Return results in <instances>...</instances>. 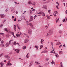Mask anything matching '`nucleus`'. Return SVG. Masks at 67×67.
Here are the masks:
<instances>
[{"instance_id":"30","label":"nucleus","mask_w":67,"mask_h":67,"mask_svg":"<svg viewBox=\"0 0 67 67\" xmlns=\"http://www.w3.org/2000/svg\"><path fill=\"white\" fill-rule=\"evenodd\" d=\"M28 54H29V53H28L27 54V55H26V57L27 58H29V55H28Z\"/></svg>"},{"instance_id":"39","label":"nucleus","mask_w":67,"mask_h":67,"mask_svg":"<svg viewBox=\"0 0 67 67\" xmlns=\"http://www.w3.org/2000/svg\"><path fill=\"white\" fill-rule=\"evenodd\" d=\"M54 50H53L52 51H51L50 53H53V52H54Z\"/></svg>"},{"instance_id":"24","label":"nucleus","mask_w":67,"mask_h":67,"mask_svg":"<svg viewBox=\"0 0 67 67\" xmlns=\"http://www.w3.org/2000/svg\"><path fill=\"white\" fill-rule=\"evenodd\" d=\"M54 12L55 14H57L58 13V12L57 11H54Z\"/></svg>"},{"instance_id":"15","label":"nucleus","mask_w":67,"mask_h":67,"mask_svg":"<svg viewBox=\"0 0 67 67\" xmlns=\"http://www.w3.org/2000/svg\"><path fill=\"white\" fill-rule=\"evenodd\" d=\"M6 46V47H8L9 46V43H7L5 44Z\"/></svg>"},{"instance_id":"40","label":"nucleus","mask_w":67,"mask_h":67,"mask_svg":"<svg viewBox=\"0 0 67 67\" xmlns=\"http://www.w3.org/2000/svg\"><path fill=\"white\" fill-rule=\"evenodd\" d=\"M53 42H51V45L52 46H53Z\"/></svg>"},{"instance_id":"32","label":"nucleus","mask_w":67,"mask_h":67,"mask_svg":"<svg viewBox=\"0 0 67 67\" xmlns=\"http://www.w3.org/2000/svg\"><path fill=\"white\" fill-rule=\"evenodd\" d=\"M59 33L60 34H62V31L60 30L59 31Z\"/></svg>"},{"instance_id":"64","label":"nucleus","mask_w":67,"mask_h":67,"mask_svg":"<svg viewBox=\"0 0 67 67\" xmlns=\"http://www.w3.org/2000/svg\"><path fill=\"white\" fill-rule=\"evenodd\" d=\"M65 19H66V20L67 21V18H66V17H65Z\"/></svg>"},{"instance_id":"51","label":"nucleus","mask_w":67,"mask_h":67,"mask_svg":"<svg viewBox=\"0 0 67 67\" xmlns=\"http://www.w3.org/2000/svg\"><path fill=\"white\" fill-rule=\"evenodd\" d=\"M65 14H67V10H66L65 11Z\"/></svg>"},{"instance_id":"45","label":"nucleus","mask_w":67,"mask_h":67,"mask_svg":"<svg viewBox=\"0 0 67 67\" xmlns=\"http://www.w3.org/2000/svg\"><path fill=\"white\" fill-rule=\"evenodd\" d=\"M56 3H58V5H59V4L58 3V2H56Z\"/></svg>"},{"instance_id":"48","label":"nucleus","mask_w":67,"mask_h":67,"mask_svg":"<svg viewBox=\"0 0 67 67\" xmlns=\"http://www.w3.org/2000/svg\"><path fill=\"white\" fill-rule=\"evenodd\" d=\"M60 65H62V66H63V64L62 63V62H61L60 63Z\"/></svg>"},{"instance_id":"38","label":"nucleus","mask_w":67,"mask_h":67,"mask_svg":"<svg viewBox=\"0 0 67 67\" xmlns=\"http://www.w3.org/2000/svg\"><path fill=\"white\" fill-rule=\"evenodd\" d=\"M55 56L56 57H57L59 55H58V54H57L55 55Z\"/></svg>"},{"instance_id":"46","label":"nucleus","mask_w":67,"mask_h":67,"mask_svg":"<svg viewBox=\"0 0 67 67\" xmlns=\"http://www.w3.org/2000/svg\"><path fill=\"white\" fill-rule=\"evenodd\" d=\"M2 45L3 46V47H4V44L3 43L2 44Z\"/></svg>"},{"instance_id":"57","label":"nucleus","mask_w":67,"mask_h":67,"mask_svg":"<svg viewBox=\"0 0 67 67\" xmlns=\"http://www.w3.org/2000/svg\"><path fill=\"white\" fill-rule=\"evenodd\" d=\"M16 27H19V25H18V24H17L16 25Z\"/></svg>"},{"instance_id":"6","label":"nucleus","mask_w":67,"mask_h":67,"mask_svg":"<svg viewBox=\"0 0 67 67\" xmlns=\"http://www.w3.org/2000/svg\"><path fill=\"white\" fill-rule=\"evenodd\" d=\"M33 20V17L32 16H31L30 17V22H31V21H32Z\"/></svg>"},{"instance_id":"18","label":"nucleus","mask_w":67,"mask_h":67,"mask_svg":"<svg viewBox=\"0 0 67 67\" xmlns=\"http://www.w3.org/2000/svg\"><path fill=\"white\" fill-rule=\"evenodd\" d=\"M43 7L44 8V9H47V6L45 5H44L43 6Z\"/></svg>"},{"instance_id":"33","label":"nucleus","mask_w":67,"mask_h":67,"mask_svg":"<svg viewBox=\"0 0 67 67\" xmlns=\"http://www.w3.org/2000/svg\"><path fill=\"white\" fill-rule=\"evenodd\" d=\"M35 63L37 64V65H40V64L39 63H38V62H36Z\"/></svg>"},{"instance_id":"54","label":"nucleus","mask_w":67,"mask_h":67,"mask_svg":"<svg viewBox=\"0 0 67 67\" xmlns=\"http://www.w3.org/2000/svg\"><path fill=\"white\" fill-rule=\"evenodd\" d=\"M46 29H47V28H48V27L47 26H46Z\"/></svg>"},{"instance_id":"19","label":"nucleus","mask_w":67,"mask_h":67,"mask_svg":"<svg viewBox=\"0 0 67 67\" xmlns=\"http://www.w3.org/2000/svg\"><path fill=\"white\" fill-rule=\"evenodd\" d=\"M59 54H63V51H59Z\"/></svg>"},{"instance_id":"50","label":"nucleus","mask_w":67,"mask_h":67,"mask_svg":"<svg viewBox=\"0 0 67 67\" xmlns=\"http://www.w3.org/2000/svg\"><path fill=\"white\" fill-rule=\"evenodd\" d=\"M19 35H22V33L20 32Z\"/></svg>"},{"instance_id":"37","label":"nucleus","mask_w":67,"mask_h":67,"mask_svg":"<svg viewBox=\"0 0 67 67\" xmlns=\"http://www.w3.org/2000/svg\"><path fill=\"white\" fill-rule=\"evenodd\" d=\"M1 43L2 44H3V43H4V41H3V40H2Z\"/></svg>"},{"instance_id":"13","label":"nucleus","mask_w":67,"mask_h":67,"mask_svg":"<svg viewBox=\"0 0 67 67\" xmlns=\"http://www.w3.org/2000/svg\"><path fill=\"white\" fill-rule=\"evenodd\" d=\"M33 63V61L31 62V63H30L29 65L30 67H31V66H32V65Z\"/></svg>"},{"instance_id":"58","label":"nucleus","mask_w":67,"mask_h":67,"mask_svg":"<svg viewBox=\"0 0 67 67\" xmlns=\"http://www.w3.org/2000/svg\"><path fill=\"white\" fill-rule=\"evenodd\" d=\"M8 31H9V32H10V29H8V30H7Z\"/></svg>"},{"instance_id":"36","label":"nucleus","mask_w":67,"mask_h":67,"mask_svg":"<svg viewBox=\"0 0 67 67\" xmlns=\"http://www.w3.org/2000/svg\"><path fill=\"white\" fill-rule=\"evenodd\" d=\"M42 12H39L38 13V14H42Z\"/></svg>"},{"instance_id":"3","label":"nucleus","mask_w":67,"mask_h":67,"mask_svg":"<svg viewBox=\"0 0 67 67\" xmlns=\"http://www.w3.org/2000/svg\"><path fill=\"white\" fill-rule=\"evenodd\" d=\"M9 66H11L12 65V64L10 63V61H9L8 63L6 64L7 66H9Z\"/></svg>"},{"instance_id":"53","label":"nucleus","mask_w":67,"mask_h":67,"mask_svg":"<svg viewBox=\"0 0 67 67\" xmlns=\"http://www.w3.org/2000/svg\"><path fill=\"white\" fill-rule=\"evenodd\" d=\"M16 21V19L15 18L14 19V21Z\"/></svg>"},{"instance_id":"34","label":"nucleus","mask_w":67,"mask_h":67,"mask_svg":"<svg viewBox=\"0 0 67 67\" xmlns=\"http://www.w3.org/2000/svg\"><path fill=\"white\" fill-rule=\"evenodd\" d=\"M43 47V45H41L40 46V49H41Z\"/></svg>"},{"instance_id":"44","label":"nucleus","mask_w":67,"mask_h":67,"mask_svg":"<svg viewBox=\"0 0 67 67\" xmlns=\"http://www.w3.org/2000/svg\"><path fill=\"white\" fill-rule=\"evenodd\" d=\"M51 11V10H48V12H49V13H50Z\"/></svg>"},{"instance_id":"7","label":"nucleus","mask_w":67,"mask_h":67,"mask_svg":"<svg viewBox=\"0 0 67 67\" xmlns=\"http://www.w3.org/2000/svg\"><path fill=\"white\" fill-rule=\"evenodd\" d=\"M47 52H48V51H44L41 52V53H46Z\"/></svg>"},{"instance_id":"42","label":"nucleus","mask_w":67,"mask_h":67,"mask_svg":"<svg viewBox=\"0 0 67 67\" xmlns=\"http://www.w3.org/2000/svg\"><path fill=\"white\" fill-rule=\"evenodd\" d=\"M45 51H47V47L45 48Z\"/></svg>"},{"instance_id":"27","label":"nucleus","mask_w":67,"mask_h":67,"mask_svg":"<svg viewBox=\"0 0 67 67\" xmlns=\"http://www.w3.org/2000/svg\"><path fill=\"white\" fill-rule=\"evenodd\" d=\"M28 4H32V2L31 1H29L28 2Z\"/></svg>"},{"instance_id":"63","label":"nucleus","mask_w":67,"mask_h":67,"mask_svg":"<svg viewBox=\"0 0 67 67\" xmlns=\"http://www.w3.org/2000/svg\"><path fill=\"white\" fill-rule=\"evenodd\" d=\"M35 11V9H33V10H32V11Z\"/></svg>"},{"instance_id":"25","label":"nucleus","mask_w":67,"mask_h":67,"mask_svg":"<svg viewBox=\"0 0 67 67\" xmlns=\"http://www.w3.org/2000/svg\"><path fill=\"white\" fill-rule=\"evenodd\" d=\"M4 30L5 31H6L7 32H8V29H7V28H5L4 29Z\"/></svg>"},{"instance_id":"56","label":"nucleus","mask_w":67,"mask_h":67,"mask_svg":"<svg viewBox=\"0 0 67 67\" xmlns=\"http://www.w3.org/2000/svg\"><path fill=\"white\" fill-rule=\"evenodd\" d=\"M14 37V38H16V37H15V36H14V35H13Z\"/></svg>"},{"instance_id":"41","label":"nucleus","mask_w":67,"mask_h":67,"mask_svg":"<svg viewBox=\"0 0 67 67\" xmlns=\"http://www.w3.org/2000/svg\"><path fill=\"white\" fill-rule=\"evenodd\" d=\"M63 22H65V19H63Z\"/></svg>"},{"instance_id":"43","label":"nucleus","mask_w":67,"mask_h":67,"mask_svg":"<svg viewBox=\"0 0 67 67\" xmlns=\"http://www.w3.org/2000/svg\"><path fill=\"white\" fill-rule=\"evenodd\" d=\"M17 44L18 46H20V44H19L17 43Z\"/></svg>"},{"instance_id":"11","label":"nucleus","mask_w":67,"mask_h":67,"mask_svg":"<svg viewBox=\"0 0 67 67\" xmlns=\"http://www.w3.org/2000/svg\"><path fill=\"white\" fill-rule=\"evenodd\" d=\"M44 41V40H43V39H41V44H43Z\"/></svg>"},{"instance_id":"60","label":"nucleus","mask_w":67,"mask_h":67,"mask_svg":"<svg viewBox=\"0 0 67 67\" xmlns=\"http://www.w3.org/2000/svg\"><path fill=\"white\" fill-rule=\"evenodd\" d=\"M39 67H42V66L41 65H39Z\"/></svg>"},{"instance_id":"62","label":"nucleus","mask_w":67,"mask_h":67,"mask_svg":"<svg viewBox=\"0 0 67 67\" xmlns=\"http://www.w3.org/2000/svg\"><path fill=\"white\" fill-rule=\"evenodd\" d=\"M51 63L52 64H54V62H53L52 61L51 62Z\"/></svg>"},{"instance_id":"5","label":"nucleus","mask_w":67,"mask_h":67,"mask_svg":"<svg viewBox=\"0 0 67 67\" xmlns=\"http://www.w3.org/2000/svg\"><path fill=\"white\" fill-rule=\"evenodd\" d=\"M27 25H29L31 27H33V25L32 23H30L29 24L27 23Z\"/></svg>"},{"instance_id":"17","label":"nucleus","mask_w":67,"mask_h":67,"mask_svg":"<svg viewBox=\"0 0 67 67\" xmlns=\"http://www.w3.org/2000/svg\"><path fill=\"white\" fill-rule=\"evenodd\" d=\"M13 44L14 45H16V44H17V43L15 41H14L13 42Z\"/></svg>"},{"instance_id":"49","label":"nucleus","mask_w":67,"mask_h":67,"mask_svg":"<svg viewBox=\"0 0 67 67\" xmlns=\"http://www.w3.org/2000/svg\"><path fill=\"white\" fill-rule=\"evenodd\" d=\"M18 29H19V30H20V27L19 26L18 27H17Z\"/></svg>"},{"instance_id":"16","label":"nucleus","mask_w":67,"mask_h":67,"mask_svg":"<svg viewBox=\"0 0 67 67\" xmlns=\"http://www.w3.org/2000/svg\"><path fill=\"white\" fill-rule=\"evenodd\" d=\"M14 30H15V31H16V25H14Z\"/></svg>"},{"instance_id":"23","label":"nucleus","mask_w":67,"mask_h":67,"mask_svg":"<svg viewBox=\"0 0 67 67\" xmlns=\"http://www.w3.org/2000/svg\"><path fill=\"white\" fill-rule=\"evenodd\" d=\"M32 5H35V2H34L32 3Z\"/></svg>"},{"instance_id":"29","label":"nucleus","mask_w":67,"mask_h":67,"mask_svg":"<svg viewBox=\"0 0 67 67\" xmlns=\"http://www.w3.org/2000/svg\"><path fill=\"white\" fill-rule=\"evenodd\" d=\"M35 48H37V49L38 50V47L37 46H35Z\"/></svg>"},{"instance_id":"9","label":"nucleus","mask_w":67,"mask_h":67,"mask_svg":"<svg viewBox=\"0 0 67 67\" xmlns=\"http://www.w3.org/2000/svg\"><path fill=\"white\" fill-rule=\"evenodd\" d=\"M5 57L6 58H10V57L9 56L7 55H5Z\"/></svg>"},{"instance_id":"28","label":"nucleus","mask_w":67,"mask_h":67,"mask_svg":"<svg viewBox=\"0 0 67 67\" xmlns=\"http://www.w3.org/2000/svg\"><path fill=\"white\" fill-rule=\"evenodd\" d=\"M42 16H45V13H44V12H42Z\"/></svg>"},{"instance_id":"8","label":"nucleus","mask_w":67,"mask_h":67,"mask_svg":"<svg viewBox=\"0 0 67 67\" xmlns=\"http://www.w3.org/2000/svg\"><path fill=\"white\" fill-rule=\"evenodd\" d=\"M0 16L2 18H4V17H5V16L4 14H0Z\"/></svg>"},{"instance_id":"61","label":"nucleus","mask_w":67,"mask_h":67,"mask_svg":"<svg viewBox=\"0 0 67 67\" xmlns=\"http://www.w3.org/2000/svg\"><path fill=\"white\" fill-rule=\"evenodd\" d=\"M2 26H3V24H2V25H1L0 26V27H1Z\"/></svg>"},{"instance_id":"59","label":"nucleus","mask_w":67,"mask_h":67,"mask_svg":"<svg viewBox=\"0 0 67 67\" xmlns=\"http://www.w3.org/2000/svg\"><path fill=\"white\" fill-rule=\"evenodd\" d=\"M59 67H63V65H61Z\"/></svg>"},{"instance_id":"14","label":"nucleus","mask_w":67,"mask_h":67,"mask_svg":"<svg viewBox=\"0 0 67 67\" xmlns=\"http://www.w3.org/2000/svg\"><path fill=\"white\" fill-rule=\"evenodd\" d=\"M1 66H3V65H4V63L2 62H1L0 63Z\"/></svg>"},{"instance_id":"4","label":"nucleus","mask_w":67,"mask_h":67,"mask_svg":"<svg viewBox=\"0 0 67 67\" xmlns=\"http://www.w3.org/2000/svg\"><path fill=\"white\" fill-rule=\"evenodd\" d=\"M29 41V39H26L24 41V43H27Z\"/></svg>"},{"instance_id":"55","label":"nucleus","mask_w":67,"mask_h":67,"mask_svg":"<svg viewBox=\"0 0 67 67\" xmlns=\"http://www.w3.org/2000/svg\"><path fill=\"white\" fill-rule=\"evenodd\" d=\"M46 60H49V59H48V58H47L46 59Z\"/></svg>"},{"instance_id":"47","label":"nucleus","mask_w":67,"mask_h":67,"mask_svg":"<svg viewBox=\"0 0 67 67\" xmlns=\"http://www.w3.org/2000/svg\"><path fill=\"white\" fill-rule=\"evenodd\" d=\"M56 8L57 9H58L59 8H58V5H57L56 6Z\"/></svg>"},{"instance_id":"12","label":"nucleus","mask_w":67,"mask_h":67,"mask_svg":"<svg viewBox=\"0 0 67 67\" xmlns=\"http://www.w3.org/2000/svg\"><path fill=\"white\" fill-rule=\"evenodd\" d=\"M59 44H61V43L59 42H57V43L56 44V45H59Z\"/></svg>"},{"instance_id":"10","label":"nucleus","mask_w":67,"mask_h":67,"mask_svg":"<svg viewBox=\"0 0 67 67\" xmlns=\"http://www.w3.org/2000/svg\"><path fill=\"white\" fill-rule=\"evenodd\" d=\"M19 50L18 49H15V51H16V53H19Z\"/></svg>"},{"instance_id":"2","label":"nucleus","mask_w":67,"mask_h":67,"mask_svg":"<svg viewBox=\"0 0 67 67\" xmlns=\"http://www.w3.org/2000/svg\"><path fill=\"white\" fill-rule=\"evenodd\" d=\"M32 30L31 29H29L28 31V32L29 34L31 35L32 34Z\"/></svg>"},{"instance_id":"26","label":"nucleus","mask_w":67,"mask_h":67,"mask_svg":"<svg viewBox=\"0 0 67 67\" xmlns=\"http://www.w3.org/2000/svg\"><path fill=\"white\" fill-rule=\"evenodd\" d=\"M24 35H26V36L27 37H29V35H26L25 34H24Z\"/></svg>"},{"instance_id":"22","label":"nucleus","mask_w":67,"mask_h":67,"mask_svg":"<svg viewBox=\"0 0 67 67\" xmlns=\"http://www.w3.org/2000/svg\"><path fill=\"white\" fill-rule=\"evenodd\" d=\"M47 18L48 19H50V16H48V15L47 16Z\"/></svg>"},{"instance_id":"52","label":"nucleus","mask_w":67,"mask_h":67,"mask_svg":"<svg viewBox=\"0 0 67 67\" xmlns=\"http://www.w3.org/2000/svg\"><path fill=\"white\" fill-rule=\"evenodd\" d=\"M62 47V44L59 46V48H60Z\"/></svg>"},{"instance_id":"21","label":"nucleus","mask_w":67,"mask_h":67,"mask_svg":"<svg viewBox=\"0 0 67 67\" xmlns=\"http://www.w3.org/2000/svg\"><path fill=\"white\" fill-rule=\"evenodd\" d=\"M16 35L17 37H20V35L18 34H16Z\"/></svg>"},{"instance_id":"1","label":"nucleus","mask_w":67,"mask_h":67,"mask_svg":"<svg viewBox=\"0 0 67 67\" xmlns=\"http://www.w3.org/2000/svg\"><path fill=\"white\" fill-rule=\"evenodd\" d=\"M53 32V30H49V32L47 33V36H48V35L49 34H51Z\"/></svg>"},{"instance_id":"35","label":"nucleus","mask_w":67,"mask_h":67,"mask_svg":"<svg viewBox=\"0 0 67 67\" xmlns=\"http://www.w3.org/2000/svg\"><path fill=\"white\" fill-rule=\"evenodd\" d=\"M59 21V18H58L56 20V23H57Z\"/></svg>"},{"instance_id":"31","label":"nucleus","mask_w":67,"mask_h":67,"mask_svg":"<svg viewBox=\"0 0 67 67\" xmlns=\"http://www.w3.org/2000/svg\"><path fill=\"white\" fill-rule=\"evenodd\" d=\"M13 41V40H12L10 41L9 43H8L9 44H11V41Z\"/></svg>"},{"instance_id":"20","label":"nucleus","mask_w":67,"mask_h":67,"mask_svg":"<svg viewBox=\"0 0 67 67\" xmlns=\"http://www.w3.org/2000/svg\"><path fill=\"white\" fill-rule=\"evenodd\" d=\"M22 48H23V49H26V46H24Z\"/></svg>"}]
</instances>
